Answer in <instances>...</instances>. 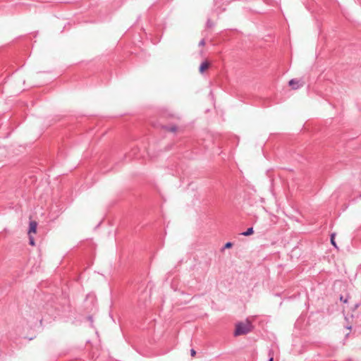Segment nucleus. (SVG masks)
Returning a JSON list of instances; mask_svg holds the SVG:
<instances>
[{
  "mask_svg": "<svg viewBox=\"0 0 361 361\" xmlns=\"http://www.w3.org/2000/svg\"><path fill=\"white\" fill-rule=\"evenodd\" d=\"M251 329V323L248 320H245L244 322L236 324L234 335L235 336H243L250 332Z\"/></svg>",
  "mask_w": 361,
  "mask_h": 361,
  "instance_id": "obj_1",
  "label": "nucleus"
},
{
  "mask_svg": "<svg viewBox=\"0 0 361 361\" xmlns=\"http://www.w3.org/2000/svg\"><path fill=\"white\" fill-rule=\"evenodd\" d=\"M253 233H254L253 228H249L246 231L243 232L242 233V235H243L245 236H248V235H252Z\"/></svg>",
  "mask_w": 361,
  "mask_h": 361,
  "instance_id": "obj_6",
  "label": "nucleus"
},
{
  "mask_svg": "<svg viewBox=\"0 0 361 361\" xmlns=\"http://www.w3.org/2000/svg\"><path fill=\"white\" fill-rule=\"evenodd\" d=\"M30 244L31 245H35L34 239H33V238L31 236V235H30Z\"/></svg>",
  "mask_w": 361,
  "mask_h": 361,
  "instance_id": "obj_10",
  "label": "nucleus"
},
{
  "mask_svg": "<svg viewBox=\"0 0 361 361\" xmlns=\"http://www.w3.org/2000/svg\"><path fill=\"white\" fill-rule=\"evenodd\" d=\"M209 67V63L208 61H205L202 62L200 66V72L203 73Z\"/></svg>",
  "mask_w": 361,
  "mask_h": 361,
  "instance_id": "obj_5",
  "label": "nucleus"
},
{
  "mask_svg": "<svg viewBox=\"0 0 361 361\" xmlns=\"http://www.w3.org/2000/svg\"><path fill=\"white\" fill-rule=\"evenodd\" d=\"M269 355L270 356L269 361H274V352L273 350H270Z\"/></svg>",
  "mask_w": 361,
  "mask_h": 361,
  "instance_id": "obj_7",
  "label": "nucleus"
},
{
  "mask_svg": "<svg viewBox=\"0 0 361 361\" xmlns=\"http://www.w3.org/2000/svg\"><path fill=\"white\" fill-rule=\"evenodd\" d=\"M232 245H232V243H230V242H228V243H226L225 244V247H226V248H230V247H232Z\"/></svg>",
  "mask_w": 361,
  "mask_h": 361,
  "instance_id": "obj_11",
  "label": "nucleus"
},
{
  "mask_svg": "<svg viewBox=\"0 0 361 361\" xmlns=\"http://www.w3.org/2000/svg\"><path fill=\"white\" fill-rule=\"evenodd\" d=\"M295 343L292 344L293 347V350L295 353H302V348L303 347V345L301 342V340H295Z\"/></svg>",
  "mask_w": 361,
  "mask_h": 361,
  "instance_id": "obj_2",
  "label": "nucleus"
},
{
  "mask_svg": "<svg viewBox=\"0 0 361 361\" xmlns=\"http://www.w3.org/2000/svg\"><path fill=\"white\" fill-rule=\"evenodd\" d=\"M331 243H332V245H333L334 246L336 247V243H335V241H334V234H332V235H331Z\"/></svg>",
  "mask_w": 361,
  "mask_h": 361,
  "instance_id": "obj_9",
  "label": "nucleus"
},
{
  "mask_svg": "<svg viewBox=\"0 0 361 361\" xmlns=\"http://www.w3.org/2000/svg\"><path fill=\"white\" fill-rule=\"evenodd\" d=\"M204 44H205V41H204V39H202V40L200 42V43H199V45H200V46H202V47L204 46Z\"/></svg>",
  "mask_w": 361,
  "mask_h": 361,
  "instance_id": "obj_13",
  "label": "nucleus"
},
{
  "mask_svg": "<svg viewBox=\"0 0 361 361\" xmlns=\"http://www.w3.org/2000/svg\"><path fill=\"white\" fill-rule=\"evenodd\" d=\"M167 130L171 132H176L177 130V128L176 126H172L167 128Z\"/></svg>",
  "mask_w": 361,
  "mask_h": 361,
  "instance_id": "obj_8",
  "label": "nucleus"
},
{
  "mask_svg": "<svg viewBox=\"0 0 361 361\" xmlns=\"http://www.w3.org/2000/svg\"><path fill=\"white\" fill-rule=\"evenodd\" d=\"M37 224L36 221H32L30 222V226H29V231H28V234L29 235H31V233H35L36 231H37Z\"/></svg>",
  "mask_w": 361,
  "mask_h": 361,
  "instance_id": "obj_4",
  "label": "nucleus"
},
{
  "mask_svg": "<svg viewBox=\"0 0 361 361\" xmlns=\"http://www.w3.org/2000/svg\"><path fill=\"white\" fill-rule=\"evenodd\" d=\"M289 85L293 89L297 90L302 85L299 80L292 79L289 81Z\"/></svg>",
  "mask_w": 361,
  "mask_h": 361,
  "instance_id": "obj_3",
  "label": "nucleus"
},
{
  "mask_svg": "<svg viewBox=\"0 0 361 361\" xmlns=\"http://www.w3.org/2000/svg\"><path fill=\"white\" fill-rule=\"evenodd\" d=\"M190 354L192 357H195V355H196V351L194 349H191Z\"/></svg>",
  "mask_w": 361,
  "mask_h": 361,
  "instance_id": "obj_12",
  "label": "nucleus"
}]
</instances>
